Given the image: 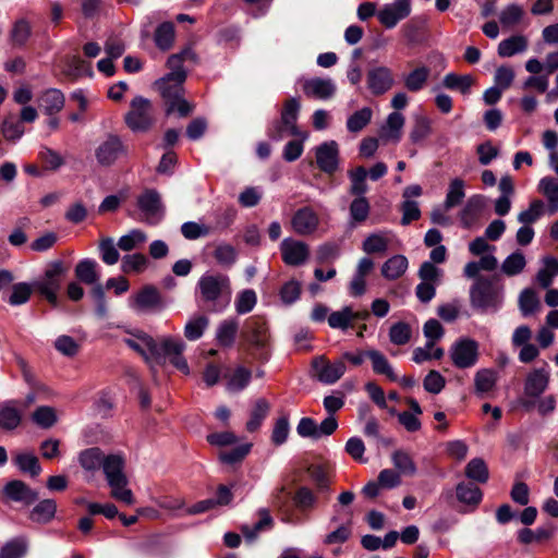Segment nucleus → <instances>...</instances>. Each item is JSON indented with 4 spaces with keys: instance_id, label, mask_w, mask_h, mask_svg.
Returning <instances> with one entry per match:
<instances>
[{
    "instance_id": "obj_42",
    "label": "nucleus",
    "mask_w": 558,
    "mask_h": 558,
    "mask_svg": "<svg viewBox=\"0 0 558 558\" xmlns=\"http://www.w3.org/2000/svg\"><path fill=\"white\" fill-rule=\"evenodd\" d=\"M391 461L399 474L414 475L416 473V465L412 457L409 452L402 449H398L392 452Z\"/></svg>"
},
{
    "instance_id": "obj_56",
    "label": "nucleus",
    "mask_w": 558,
    "mask_h": 558,
    "mask_svg": "<svg viewBox=\"0 0 558 558\" xmlns=\"http://www.w3.org/2000/svg\"><path fill=\"white\" fill-rule=\"evenodd\" d=\"M252 373L250 369L239 366L227 381V389L231 392L243 390L251 381Z\"/></svg>"
},
{
    "instance_id": "obj_12",
    "label": "nucleus",
    "mask_w": 558,
    "mask_h": 558,
    "mask_svg": "<svg viewBox=\"0 0 558 558\" xmlns=\"http://www.w3.org/2000/svg\"><path fill=\"white\" fill-rule=\"evenodd\" d=\"M411 13L410 0H396L385 4L378 12L379 22L387 28H393L401 20Z\"/></svg>"
},
{
    "instance_id": "obj_3",
    "label": "nucleus",
    "mask_w": 558,
    "mask_h": 558,
    "mask_svg": "<svg viewBox=\"0 0 558 558\" xmlns=\"http://www.w3.org/2000/svg\"><path fill=\"white\" fill-rule=\"evenodd\" d=\"M300 110V102L296 98L288 99L281 111L280 120L275 121L268 129V136L272 141H281L287 136L306 137L296 126V120Z\"/></svg>"
},
{
    "instance_id": "obj_1",
    "label": "nucleus",
    "mask_w": 558,
    "mask_h": 558,
    "mask_svg": "<svg viewBox=\"0 0 558 558\" xmlns=\"http://www.w3.org/2000/svg\"><path fill=\"white\" fill-rule=\"evenodd\" d=\"M231 294L230 279L223 274L205 272L195 288L196 302L211 313L222 312L229 305Z\"/></svg>"
},
{
    "instance_id": "obj_26",
    "label": "nucleus",
    "mask_w": 558,
    "mask_h": 558,
    "mask_svg": "<svg viewBox=\"0 0 558 558\" xmlns=\"http://www.w3.org/2000/svg\"><path fill=\"white\" fill-rule=\"evenodd\" d=\"M22 422V412L17 408L16 401H7L0 403V428L4 430H13L19 427Z\"/></svg>"
},
{
    "instance_id": "obj_4",
    "label": "nucleus",
    "mask_w": 558,
    "mask_h": 558,
    "mask_svg": "<svg viewBox=\"0 0 558 558\" xmlns=\"http://www.w3.org/2000/svg\"><path fill=\"white\" fill-rule=\"evenodd\" d=\"M65 275V268L61 260L48 265L44 276L33 283L34 290L44 296L52 306L58 305L57 292L59 291Z\"/></svg>"
},
{
    "instance_id": "obj_36",
    "label": "nucleus",
    "mask_w": 558,
    "mask_h": 558,
    "mask_svg": "<svg viewBox=\"0 0 558 558\" xmlns=\"http://www.w3.org/2000/svg\"><path fill=\"white\" fill-rule=\"evenodd\" d=\"M460 502L476 507L482 500L481 489L473 483L461 482L456 488Z\"/></svg>"
},
{
    "instance_id": "obj_14",
    "label": "nucleus",
    "mask_w": 558,
    "mask_h": 558,
    "mask_svg": "<svg viewBox=\"0 0 558 558\" xmlns=\"http://www.w3.org/2000/svg\"><path fill=\"white\" fill-rule=\"evenodd\" d=\"M318 168L328 174L337 171L339 166V146L336 141L324 142L315 149Z\"/></svg>"
},
{
    "instance_id": "obj_30",
    "label": "nucleus",
    "mask_w": 558,
    "mask_h": 558,
    "mask_svg": "<svg viewBox=\"0 0 558 558\" xmlns=\"http://www.w3.org/2000/svg\"><path fill=\"white\" fill-rule=\"evenodd\" d=\"M62 74L70 82H74L80 77L92 74L90 63L84 61L80 57H68L65 59L64 68L62 69Z\"/></svg>"
},
{
    "instance_id": "obj_23",
    "label": "nucleus",
    "mask_w": 558,
    "mask_h": 558,
    "mask_svg": "<svg viewBox=\"0 0 558 558\" xmlns=\"http://www.w3.org/2000/svg\"><path fill=\"white\" fill-rule=\"evenodd\" d=\"M185 343L180 338L160 337L155 339L154 362H160L172 357L177 353H183Z\"/></svg>"
},
{
    "instance_id": "obj_63",
    "label": "nucleus",
    "mask_w": 558,
    "mask_h": 558,
    "mask_svg": "<svg viewBox=\"0 0 558 558\" xmlns=\"http://www.w3.org/2000/svg\"><path fill=\"white\" fill-rule=\"evenodd\" d=\"M523 8L519 4L512 3L507 5L499 13V21L505 27H510L518 24L523 17Z\"/></svg>"
},
{
    "instance_id": "obj_35",
    "label": "nucleus",
    "mask_w": 558,
    "mask_h": 558,
    "mask_svg": "<svg viewBox=\"0 0 558 558\" xmlns=\"http://www.w3.org/2000/svg\"><path fill=\"white\" fill-rule=\"evenodd\" d=\"M409 263L405 256L395 255L386 260L381 267V275L389 280L401 277L408 269Z\"/></svg>"
},
{
    "instance_id": "obj_34",
    "label": "nucleus",
    "mask_w": 558,
    "mask_h": 558,
    "mask_svg": "<svg viewBox=\"0 0 558 558\" xmlns=\"http://www.w3.org/2000/svg\"><path fill=\"white\" fill-rule=\"evenodd\" d=\"M367 357L372 361L373 371L376 374L385 375L391 381H397L398 376L393 372L387 357L377 350L366 351Z\"/></svg>"
},
{
    "instance_id": "obj_47",
    "label": "nucleus",
    "mask_w": 558,
    "mask_h": 558,
    "mask_svg": "<svg viewBox=\"0 0 558 558\" xmlns=\"http://www.w3.org/2000/svg\"><path fill=\"white\" fill-rule=\"evenodd\" d=\"M270 405L265 399H258L251 412L246 423V429L251 433L257 430L269 412Z\"/></svg>"
},
{
    "instance_id": "obj_32",
    "label": "nucleus",
    "mask_w": 558,
    "mask_h": 558,
    "mask_svg": "<svg viewBox=\"0 0 558 558\" xmlns=\"http://www.w3.org/2000/svg\"><path fill=\"white\" fill-rule=\"evenodd\" d=\"M239 330V324L235 319L222 320L216 330V340L219 345L230 348L233 345L236 333Z\"/></svg>"
},
{
    "instance_id": "obj_54",
    "label": "nucleus",
    "mask_w": 558,
    "mask_h": 558,
    "mask_svg": "<svg viewBox=\"0 0 558 558\" xmlns=\"http://www.w3.org/2000/svg\"><path fill=\"white\" fill-rule=\"evenodd\" d=\"M32 34V26L25 19L17 20L10 32V38L13 46L22 47L26 44Z\"/></svg>"
},
{
    "instance_id": "obj_31",
    "label": "nucleus",
    "mask_w": 558,
    "mask_h": 558,
    "mask_svg": "<svg viewBox=\"0 0 558 558\" xmlns=\"http://www.w3.org/2000/svg\"><path fill=\"white\" fill-rule=\"evenodd\" d=\"M404 122L405 119L402 113L398 111L391 112L381 128V137L386 141L399 142Z\"/></svg>"
},
{
    "instance_id": "obj_57",
    "label": "nucleus",
    "mask_w": 558,
    "mask_h": 558,
    "mask_svg": "<svg viewBox=\"0 0 558 558\" xmlns=\"http://www.w3.org/2000/svg\"><path fill=\"white\" fill-rule=\"evenodd\" d=\"M543 145L550 151L548 162L550 168L558 175V154L556 151L558 147V134L553 130H546L543 133Z\"/></svg>"
},
{
    "instance_id": "obj_45",
    "label": "nucleus",
    "mask_w": 558,
    "mask_h": 558,
    "mask_svg": "<svg viewBox=\"0 0 558 558\" xmlns=\"http://www.w3.org/2000/svg\"><path fill=\"white\" fill-rule=\"evenodd\" d=\"M154 40L156 46L161 50L171 48L174 41V25L171 22L161 23L155 32Z\"/></svg>"
},
{
    "instance_id": "obj_28",
    "label": "nucleus",
    "mask_w": 558,
    "mask_h": 558,
    "mask_svg": "<svg viewBox=\"0 0 558 558\" xmlns=\"http://www.w3.org/2000/svg\"><path fill=\"white\" fill-rule=\"evenodd\" d=\"M258 521L253 525H243L241 531L248 542H253L256 539L258 534L264 531H268L274 525V520L266 508H262L257 511Z\"/></svg>"
},
{
    "instance_id": "obj_25",
    "label": "nucleus",
    "mask_w": 558,
    "mask_h": 558,
    "mask_svg": "<svg viewBox=\"0 0 558 558\" xmlns=\"http://www.w3.org/2000/svg\"><path fill=\"white\" fill-rule=\"evenodd\" d=\"M549 372L545 368L531 371L524 383V392L530 397H539L548 387Z\"/></svg>"
},
{
    "instance_id": "obj_29",
    "label": "nucleus",
    "mask_w": 558,
    "mask_h": 558,
    "mask_svg": "<svg viewBox=\"0 0 558 558\" xmlns=\"http://www.w3.org/2000/svg\"><path fill=\"white\" fill-rule=\"evenodd\" d=\"M537 191L546 197L549 214L558 213V180L553 177L542 178L537 184Z\"/></svg>"
},
{
    "instance_id": "obj_62",
    "label": "nucleus",
    "mask_w": 558,
    "mask_h": 558,
    "mask_svg": "<svg viewBox=\"0 0 558 558\" xmlns=\"http://www.w3.org/2000/svg\"><path fill=\"white\" fill-rule=\"evenodd\" d=\"M15 463L22 472H27L33 477L37 476L41 471L38 458L32 453L17 454Z\"/></svg>"
},
{
    "instance_id": "obj_38",
    "label": "nucleus",
    "mask_w": 558,
    "mask_h": 558,
    "mask_svg": "<svg viewBox=\"0 0 558 558\" xmlns=\"http://www.w3.org/2000/svg\"><path fill=\"white\" fill-rule=\"evenodd\" d=\"M80 463L86 471H95L105 465V454L100 448H88L80 453Z\"/></svg>"
},
{
    "instance_id": "obj_37",
    "label": "nucleus",
    "mask_w": 558,
    "mask_h": 558,
    "mask_svg": "<svg viewBox=\"0 0 558 558\" xmlns=\"http://www.w3.org/2000/svg\"><path fill=\"white\" fill-rule=\"evenodd\" d=\"M527 40L524 36L515 35L504 39L498 45V54L504 58L512 57L517 53L525 51Z\"/></svg>"
},
{
    "instance_id": "obj_16",
    "label": "nucleus",
    "mask_w": 558,
    "mask_h": 558,
    "mask_svg": "<svg viewBox=\"0 0 558 558\" xmlns=\"http://www.w3.org/2000/svg\"><path fill=\"white\" fill-rule=\"evenodd\" d=\"M485 206V196L480 194L471 196L459 213L461 226L464 229L475 226L480 221Z\"/></svg>"
},
{
    "instance_id": "obj_40",
    "label": "nucleus",
    "mask_w": 558,
    "mask_h": 558,
    "mask_svg": "<svg viewBox=\"0 0 558 558\" xmlns=\"http://www.w3.org/2000/svg\"><path fill=\"white\" fill-rule=\"evenodd\" d=\"M183 83L184 82H178L174 78H170V76H165L157 81L156 85L166 102H169L177 99L179 96H182Z\"/></svg>"
},
{
    "instance_id": "obj_61",
    "label": "nucleus",
    "mask_w": 558,
    "mask_h": 558,
    "mask_svg": "<svg viewBox=\"0 0 558 558\" xmlns=\"http://www.w3.org/2000/svg\"><path fill=\"white\" fill-rule=\"evenodd\" d=\"M412 329L409 324L399 322L389 329V340L396 345H404L411 340Z\"/></svg>"
},
{
    "instance_id": "obj_7",
    "label": "nucleus",
    "mask_w": 558,
    "mask_h": 558,
    "mask_svg": "<svg viewBox=\"0 0 558 558\" xmlns=\"http://www.w3.org/2000/svg\"><path fill=\"white\" fill-rule=\"evenodd\" d=\"M314 376L323 384L332 385L345 373L347 367L342 360L330 363L324 355H318L312 361Z\"/></svg>"
},
{
    "instance_id": "obj_59",
    "label": "nucleus",
    "mask_w": 558,
    "mask_h": 558,
    "mask_svg": "<svg viewBox=\"0 0 558 558\" xmlns=\"http://www.w3.org/2000/svg\"><path fill=\"white\" fill-rule=\"evenodd\" d=\"M33 421L41 428L48 429L57 423V413L52 407L43 405L32 414Z\"/></svg>"
},
{
    "instance_id": "obj_49",
    "label": "nucleus",
    "mask_w": 558,
    "mask_h": 558,
    "mask_svg": "<svg viewBox=\"0 0 558 558\" xmlns=\"http://www.w3.org/2000/svg\"><path fill=\"white\" fill-rule=\"evenodd\" d=\"M543 263L544 267L537 272V281L543 288H548L554 277L558 276V259L553 256H546Z\"/></svg>"
},
{
    "instance_id": "obj_64",
    "label": "nucleus",
    "mask_w": 558,
    "mask_h": 558,
    "mask_svg": "<svg viewBox=\"0 0 558 558\" xmlns=\"http://www.w3.org/2000/svg\"><path fill=\"white\" fill-rule=\"evenodd\" d=\"M525 264L524 255L521 252H514L504 260L501 270L507 276H515L524 269Z\"/></svg>"
},
{
    "instance_id": "obj_55",
    "label": "nucleus",
    "mask_w": 558,
    "mask_h": 558,
    "mask_svg": "<svg viewBox=\"0 0 558 558\" xmlns=\"http://www.w3.org/2000/svg\"><path fill=\"white\" fill-rule=\"evenodd\" d=\"M432 133V121L424 116H418L414 120L413 128L410 132V140L414 144H418L426 140Z\"/></svg>"
},
{
    "instance_id": "obj_2",
    "label": "nucleus",
    "mask_w": 558,
    "mask_h": 558,
    "mask_svg": "<svg viewBox=\"0 0 558 558\" xmlns=\"http://www.w3.org/2000/svg\"><path fill=\"white\" fill-rule=\"evenodd\" d=\"M502 300V287L494 278H477L470 290L471 305L482 313L497 312Z\"/></svg>"
},
{
    "instance_id": "obj_39",
    "label": "nucleus",
    "mask_w": 558,
    "mask_h": 558,
    "mask_svg": "<svg viewBox=\"0 0 558 558\" xmlns=\"http://www.w3.org/2000/svg\"><path fill=\"white\" fill-rule=\"evenodd\" d=\"M429 69L427 66H418L412 70L403 78L404 86L410 92H418L423 89L429 77Z\"/></svg>"
},
{
    "instance_id": "obj_21",
    "label": "nucleus",
    "mask_w": 558,
    "mask_h": 558,
    "mask_svg": "<svg viewBox=\"0 0 558 558\" xmlns=\"http://www.w3.org/2000/svg\"><path fill=\"white\" fill-rule=\"evenodd\" d=\"M244 339L255 348H264L268 342V327L264 319L252 317L245 325Z\"/></svg>"
},
{
    "instance_id": "obj_58",
    "label": "nucleus",
    "mask_w": 558,
    "mask_h": 558,
    "mask_svg": "<svg viewBox=\"0 0 558 558\" xmlns=\"http://www.w3.org/2000/svg\"><path fill=\"white\" fill-rule=\"evenodd\" d=\"M465 475L478 483H485L488 480L489 473L484 460L474 458L466 464Z\"/></svg>"
},
{
    "instance_id": "obj_51",
    "label": "nucleus",
    "mask_w": 558,
    "mask_h": 558,
    "mask_svg": "<svg viewBox=\"0 0 558 558\" xmlns=\"http://www.w3.org/2000/svg\"><path fill=\"white\" fill-rule=\"evenodd\" d=\"M373 111L368 107H364L353 114H351L347 120V129L349 132L357 133L362 131L372 120Z\"/></svg>"
},
{
    "instance_id": "obj_18",
    "label": "nucleus",
    "mask_w": 558,
    "mask_h": 558,
    "mask_svg": "<svg viewBox=\"0 0 558 558\" xmlns=\"http://www.w3.org/2000/svg\"><path fill=\"white\" fill-rule=\"evenodd\" d=\"M107 486L110 489V496L119 502L131 506L135 502L132 489L129 487L128 475L110 477L109 461L107 462Z\"/></svg>"
},
{
    "instance_id": "obj_17",
    "label": "nucleus",
    "mask_w": 558,
    "mask_h": 558,
    "mask_svg": "<svg viewBox=\"0 0 558 558\" xmlns=\"http://www.w3.org/2000/svg\"><path fill=\"white\" fill-rule=\"evenodd\" d=\"M336 90V83L331 78L313 77L303 83V92L310 98L328 100L335 96Z\"/></svg>"
},
{
    "instance_id": "obj_52",
    "label": "nucleus",
    "mask_w": 558,
    "mask_h": 558,
    "mask_svg": "<svg viewBox=\"0 0 558 558\" xmlns=\"http://www.w3.org/2000/svg\"><path fill=\"white\" fill-rule=\"evenodd\" d=\"M497 376L492 369L483 368L476 372L474 385L477 393L483 395L493 390L496 385Z\"/></svg>"
},
{
    "instance_id": "obj_20",
    "label": "nucleus",
    "mask_w": 558,
    "mask_h": 558,
    "mask_svg": "<svg viewBox=\"0 0 558 558\" xmlns=\"http://www.w3.org/2000/svg\"><path fill=\"white\" fill-rule=\"evenodd\" d=\"M138 207L149 223H156L162 216L160 196L156 191H146L138 198Z\"/></svg>"
},
{
    "instance_id": "obj_11",
    "label": "nucleus",
    "mask_w": 558,
    "mask_h": 558,
    "mask_svg": "<svg viewBox=\"0 0 558 558\" xmlns=\"http://www.w3.org/2000/svg\"><path fill=\"white\" fill-rule=\"evenodd\" d=\"M282 260L288 266H300L307 262L310 257V247L305 242L286 238L280 243Z\"/></svg>"
},
{
    "instance_id": "obj_41",
    "label": "nucleus",
    "mask_w": 558,
    "mask_h": 558,
    "mask_svg": "<svg viewBox=\"0 0 558 558\" xmlns=\"http://www.w3.org/2000/svg\"><path fill=\"white\" fill-rule=\"evenodd\" d=\"M442 84L448 89L459 90L465 95L469 94L474 84V77L470 74L458 75L456 73H448L445 75Z\"/></svg>"
},
{
    "instance_id": "obj_48",
    "label": "nucleus",
    "mask_w": 558,
    "mask_h": 558,
    "mask_svg": "<svg viewBox=\"0 0 558 558\" xmlns=\"http://www.w3.org/2000/svg\"><path fill=\"white\" fill-rule=\"evenodd\" d=\"M209 325L205 315L192 317L184 326V336L190 341L199 339Z\"/></svg>"
},
{
    "instance_id": "obj_9",
    "label": "nucleus",
    "mask_w": 558,
    "mask_h": 558,
    "mask_svg": "<svg viewBox=\"0 0 558 558\" xmlns=\"http://www.w3.org/2000/svg\"><path fill=\"white\" fill-rule=\"evenodd\" d=\"M450 356L457 367H472L478 359V343L468 338L459 340L451 347Z\"/></svg>"
},
{
    "instance_id": "obj_50",
    "label": "nucleus",
    "mask_w": 558,
    "mask_h": 558,
    "mask_svg": "<svg viewBox=\"0 0 558 558\" xmlns=\"http://www.w3.org/2000/svg\"><path fill=\"white\" fill-rule=\"evenodd\" d=\"M465 197L463 180L456 178L449 183V187L445 198V208H453L461 204Z\"/></svg>"
},
{
    "instance_id": "obj_53",
    "label": "nucleus",
    "mask_w": 558,
    "mask_h": 558,
    "mask_svg": "<svg viewBox=\"0 0 558 558\" xmlns=\"http://www.w3.org/2000/svg\"><path fill=\"white\" fill-rule=\"evenodd\" d=\"M27 551V542L24 537H16L7 542L0 549V558H22Z\"/></svg>"
},
{
    "instance_id": "obj_8",
    "label": "nucleus",
    "mask_w": 558,
    "mask_h": 558,
    "mask_svg": "<svg viewBox=\"0 0 558 558\" xmlns=\"http://www.w3.org/2000/svg\"><path fill=\"white\" fill-rule=\"evenodd\" d=\"M76 279L84 284H95L92 289V295L98 301V311H102V296L104 290L100 283H98L100 279V275L97 270V263L90 259L81 260L74 269Z\"/></svg>"
},
{
    "instance_id": "obj_43",
    "label": "nucleus",
    "mask_w": 558,
    "mask_h": 558,
    "mask_svg": "<svg viewBox=\"0 0 558 558\" xmlns=\"http://www.w3.org/2000/svg\"><path fill=\"white\" fill-rule=\"evenodd\" d=\"M541 307V301L533 289H524L519 295V308L524 317H527Z\"/></svg>"
},
{
    "instance_id": "obj_24",
    "label": "nucleus",
    "mask_w": 558,
    "mask_h": 558,
    "mask_svg": "<svg viewBox=\"0 0 558 558\" xmlns=\"http://www.w3.org/2000/svg\"><path fill=\"white\" fill-rule=\"evenodd\" d=\"M186 61L192 63L196 62V54L190 47L183 49L180 53L169 57L168 66L170 72L166 76H170V78H174L178 82H184L186 78V71L183 68V63Z\"/></svg>"
},
{
    "instance_id": "obj_46",
    "label": "nucleus",
    "mask_w": 558,
    "mask_h": 558,
    "mask_svg": "<svg viewBox=\"0 0 558 558\" xmlns=\"http://www.w3.org/2000/svg\"><path fill=\"white\" fill-rule=\"evenodd\" d=\"M389 234L386 232L373 233L363 242V251L367 254L384 253L389 246Z\"/></svg>"
},
{
    "instance_id": "obj_27",
    "label": "nucleus",
    "mask_w": 558,
    "mask_h": 558,
    "mask_svg": "<svg viewBox=\"0 0 558 558\" xmlns=\"http://www.w3.org/2000/svg\"><path fill=\"white\" fill-rule=\"evenodd\" d=\"M63 94L56 88L44 92L38 99V107L48 116H54L62 110L64 106Z\"/></svg>"
},
{
    "instance_id": "obj_33",
    "label": "nucleus",
    "mask_w": 558,
    "mask_h": 558,
    "mask_svg": "<svg viewBox=\"0 0 558 558\" xmlns=\"http://www.w3.org/2000/svg\"><path fill=\"white\" fill-rule=\"evenodd\" d=\"M57 504L53 499H44L38 502L31 511L29 519L33 522L46 524L56 515Z\"/></svg>"
},
{
    "instance_id": "obj_5",
    "label": "nucleus",
    "mask_w": 558,
    "mask_h": 558,
    "mask_svg": "<svg viewBox=\"0 0 558 558\" xmlns=\"http://www.w3.org/2000/svg\"><path fill=\"white\" fill-rule=\"evenodd\" d=\"M128 126L133 131H145L153 123V109L148 99L141 96L131 102V109L125 116Z\"/></svg>"
},
{
    "instance_id": "obj_13",
    "label": "nucleus",
    "mask_w": 558,
    "mask_h": 558,
    "mask_svg": "<svg viewBox=\"0 0 558 558\" xmlns=\"http://www.w3.org/2000/svg\"><path fill=\"white\" fill-rule=\"evenodd\" d=\"M122 341L147 363L154 362L155 339L148 333L141 330L128 332Z\"/></svg>"
},
{
    "instance_id": "obj_22",
    "label": "nucleus",
    "mask_w": 558,
    "mask_h": 558,
    "mask_svg": "<svg viewBox=\"0 0 558 558\" xmlns=\"http://www.w3.org/2000/svg\"><path fill=\"white\" fill-rule=\"evenodd\" d=\"M3 494L13 501H21L27 506L38 499V493L20 480H13L5 484Z\"/></svg>"
},
{
    "instance_id": "obj_60",
    "label": "nucleus",
    "mask_w": 558,
    "mask_h": 558,
    "mask_svg": "<svg viewBox=\"0 0 558 558\" xmlns=\"http://www.w3.org/2000/svg\"><path fill=\"white\" fill-rule=\"evenodd\" d=\"M353 310L345 306L340 311L332 312L328 316V325L333 329H348L352 325Z\"/></svg>"
},
{
    "instance_id": "obj_10",
    "label": "nucleus",
    "mask_w": 558,
    "mask_h": 558,
    "mask_svg": "<svg viewBox=\"0 0 558 558\" xmlns=\"http://www.w3.org/2000/svg\"><path fill=\"white\" fill-rule=\"evenodd\" d=\"M320 225L318 214L310 206L299 208L291 218V228L301 236L314 234Z\"/></svg>"
},
{
    "instance_id": "obj_44",
    "label": "nucleus",
    "mask_w": 558,
    "mask_h": 558,
    "mask_svg": "<svg viewBox=\"0 0 558 558\" xmlns=\"http://www.w3.org/2000/svg\"><path fill=\"white\" fill-rule=\"evenodd\" d=\"M350 179V193L355 196H363L367 190V170L364 167H356L348 172Z\"/></svg>"
},
{
    "instance_id": "obj_19",
    "label": "nucleus",
    "mask_w": 558,
    "mask_h": 558,
    "mask_svg": "<svg viewBox=\"0 0 558 558\" xmlns=\"http://www.w3.org/2000/svg\"><path fill=\"white\" fill-rule=\"evenodd\" d=\"M393 84L392 72L387 66H377L367 72V85L374 95L385 94Z\"/></svg>"
},
{
    "instance_id": "obj_15",
    "label": "nucleus",
    "mask_w": 558,
    "mask_h": 558,
    "mask_svg": "<svg viewBox=\"0 0 558 558\" xmlns=\"http://www.w3.org/2000/svg\"><path fill=\"white\" fill-rule=\"evenodd\" d=\"M159 291L153 286L144 287L130 298V307L137 312H147L162 308Z\"/></svg>"
},
{
    "instance_id": "obj_6",
    "label": "nucleus",
    "mask_w": 558,
    "mask_h": 558,
    "mask_svg": "<svg viewBox=\"0 0 558 558\" xmlns=\"http://www.w3.org/2000/svg\"><path fill=\"white\" fill-rule=\"evenodd\" d=\"M338 428L335 416H327L319 425L312 417H302L296 426V433L302 438L318 440L330 436Z\"/></svg>"
}]
</instances>
